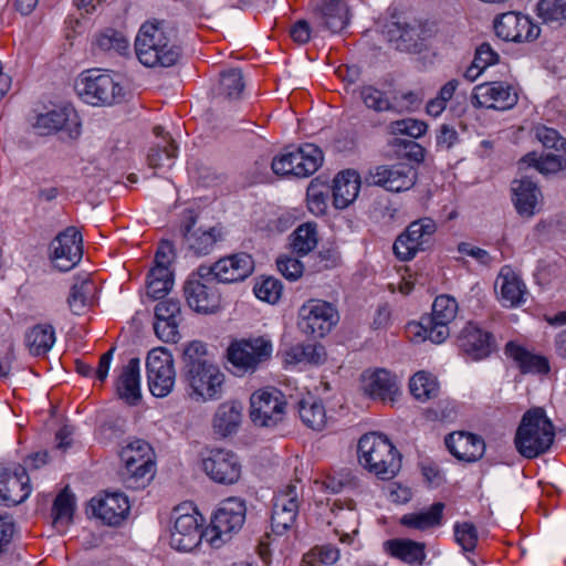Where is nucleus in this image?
I'll return each instance as SVG.
<instances>
[{"instance_id":"69168bd1","label":"nucleus","mask_w":566,"mask_h":566,"mask_svg":"<svg viewBox=\"0 0 566 566\" xmlns=\"http://www.w3.org/2000/svg\"><path fill=\"white\" fill-rule=\"evenodd\" d=\"M395 133L419 138L427 132V124L415 118H405L392 123Z\"/></svg>"},{"instance_id":"20e7f679","label":"nucleus","mask_w":566,"mask_h":566,"mask_svg":"<svg viewBox=\"0 0 566 566\" xmlns=\"http://www.w3.org/2000/svg\"><path fill=\"white\" fill-rule=\"evenodd\" d=\"M124 468L120 478L127 489H144L155 475L153 449L144 440H135L120 451Z\"/></svg>"},{"instance_id":"473e14b6","label":"nucleus","mask_w":566,"mask_h":566,"mask_svg":"<svg viewBox=\"0 0 566 566\" xmlns=\"http://www.w3.org/2000/svg\"><path fill=\"white\" fill-rule=\"evenodd\" d=\"M93 514L108 525L119 524L129 512L128 499L123 493H106L103 497L92 499Z\"/></svg>"},{"instance_id":"8fccbe9b","label":"nucleus","mask_w":566,"mask_h":566,"mask_svg":"<svg viewBox=\"0 0 566 566\" xmlns=\"http://www.w3.org/2000/svg\"><path fill=\"white\" fill-rule=\"evenodd\" d=\"M325 348L321 344H298L285 352V361L294 365L300 363L319 365L325 360Z\"/></svg>"},{"instance_id":"3c124183","label":"nucleus","mask_w":566,"mask_h":566,"mask_svg":"<svg viewBox=\"0 0 566 566\" xmlns=\"http://www.w3.org/2000/svg\"><path fill=\"white\" fill-rule=\"evenodd\" d=\"M332 513L334 514L337 528H347L354 534L358 533V513L356 511V503L353 500H335Z\"/></svg>"},{"instance_id":"9d476101","label":"nucleus","mask_w":566,"mask_h":566,"mask_svg":"<svg viewBox=\"0 0 566 566\" xmlns=\"http://www.w3.org/2000/svg\"><path fill=\"white\" fill-rule=\"evenodd\" d=\"M247 506L243 500L239 497H229L220 503L219 509L211 520L212 533L210 537L211 545L218 547L231 538L233 533L241 530L245 521Z\"/></svg>"},{"instance_id":"0eeeda50","label":"nucleus","mask_w":566,"mask_h":566,"mask_svg":"<svg viewBox=\"0 0 566 566\" xmlns=\"http://www.w3.org/2000/svg\"><path fill=\"white\" fill-rule=\"evenodd\" d=\"M75 88L84 101L92 105H113L123 98V87L113 75L99 70H88L81 74Z\"/></svg>"},{"instance_id":"a19ab883","label":"nucleus","mask_w":566,"mask_h":566,"mask_svg":"<svg viewBox=\"0 0 566 566\" xmlns=\"http://www.w3.org/2000/svg\"><path fill=\"white\" fill-rule=\"evenodd\" d=\"M384 547L388 554L410 565H420L426 558L424 544L411 539H389Z\"/></svg>"},{"instance_id":"aec40b11","label":"nucleus","mask_w":566,"mask_h":566,"mask_svg":"<svg viewBox=\"0 0 566 566\" xmlns=\"http://www.w3.org/2000/svg\"><path fill=\"white\" fill-rule=\"evenodd\" d=\"M51 249L54 266L60 271H70L83 255L81 232L74 227H69L52 241Z\"/></svg>"},{"instance_id":"ea45409f","label":"nucleus","mask_w":566,"mask_h":566,"mask_svg":"<svg viewBox=\"0 0 566 566\" xmlns=\"http://www.w3.org/2000/svg\"><path fill=\"white\" fill-rule=\"evenodd\" d=\"M96 293L95 283L88 277H77L72 284L67 304L72 313L81 315L93 304Z\"/></svg>"},{"instance_id":"58836bf2","label":"nucleus","mask_w":566,"mask_h":566,"mask_svg":"<svg viewBox=\"0 0 566 566\" xmlns=\"http://www.w3.org/2000/svg\"><path fill=\"white\" fill-rule=\"evenodd\" d=\"M296 408L300 419L306 427L317 431L325 428L327 416L321 399L314 396H306L298 400Z\"/></svg>"},{"instance_id":"7ed1b4c3","label":"nucleus","mask_w":566,"mask_h":566,"mask_svg":"<svg viewBox=\"0 0 566 566\" xmlns=\"http://www.w3.org/2000/svg\"><path fill=\"white\" fill-rule=\"evenodd\" d=\"M555 429L542 408L526 411L515 434L517 451L527 459H534L545 453L553 444Z\"/></svg>"},{"instance_id":"39448f33","label":"nucleus","mask_w":566,"mask_h":566,"mask_svg":"<svg viewBox=\"0 0 566 566\" xmlns=\"http://www.w3.org/2000/svg\"><path fill=\"white\" fill-rule=\"evenodd\" d=\"M458 303L449 295L437 296L432 304V312L421 317L417 324L409 325V332L415 336L434 344L443 343L450 335L449 324L455 318Z\"/></svg>"},{"instance_id":"e2e57ef3","label":"nucleus","mask_w":566,"mask_h":566,"mask_svg":"<svg viewBox=\"0 0 566 566\" xmlns=\"http://www.w3.org/2000/svg\"><path fill=\"white\" fill-rule=\"evenodd\" d=\"M535 138L543 144L546 148H554L556 150L564 148L566 140L559 133L551 127L537 124L532 128Z\"/></svg>"},{"instance_id":"4468645a","label":"nucleus","mask_w":566,"mask_h":566,"mask_svg":"<svg viewBox=\"0 0 566 566\" xmlns=\"http://www.w3.org/2000/svg\"><path fill=\"white\" fill-rule=\"evenodd\" d=\"M271 355L272 343L263 336L235 340L228 348L229 361L244 373L254 371Z\"/></svg>"},{"instance_id":"c03bdc74","label":"nucleus","mask_w":566,"mask_h":566,"mask_svg":"<svg viewBox=\"0 0 566 566\" xmlns=\"http://www.w3.org/2000/svg\"><path fill=\"white\" fill-rule=\"evenodd\" d=\"M55 343V332L50 324H38L25 334V344L33 356L45 355Z\"/></svg>"},{"instance_id":"338daca9","label":"nucleus","mask_w":566,"mask_h":566,"mask_svg":"<svg viewBox=\"0 0 566 566\" xmlns=\"http://www.w3.org/2000/svg\"><path fill=\"white\" fill-rule=\"evenodd\" d=\"M276 264L281 274L290 281L298 280L304 271V266L301 261L287 255L280 256Z\"/></svg>"},{"instance_id":"79ce46f5","label":"nucleus","mask_w":566,"mask_h":566,"mask_svg":"<svg viewBox=\"0 0 566 566\" xmlns=\"http://www.w3.org/2000/svg\"><path fill=\"white\" fill-rule=\"evenodd\" d=\"M93 46L95 51L108 53L111 55L129 54V41L123 32L106 28L95 35Z\"/></svg>"},{"instance_id":"4be33fe9","label":"nucleus","mask_w":566,"mask_h":566,"mask_svg":"<svg viewBox=\"0 0 566 566\" xmlns=\"http://www.w3.org/2000/svg\"><path fill=\"white\" fill-rule=\"evenodd\" d=\"M182 507L175 510L174 527L170 532V545L180 552H191L203 537L202 524L197 513H180Z\"/></svg>"},{"instance_id":"2eb2a0df","label":"nucleus","mask_w":566,"mask_h":566,"mask_svg":"<svg viewBox=\"0 0 566 566\" xmlns=\"http://www.w3.org/2000/svg\"><path fill=\"white\" fill-rule=\"evenodd\" d=\"M146 369L150 392L156 397L169 395L176 378L172 355L163 347L151 349L146 359Z\"/></svg>"},{"instance_id":"cd10ccee","label":"nucleus","mask_w":566,"mask_h":566,"mask_svg":"<svg viewBox=\"0 0 566 566\" xmlns=\"http://www.w3.org/2000/svg\"><path fill=\"white\" fill-rule=\"evenodd\" d=\"M385 33L395 48L399 51L417 52L424 41V30L417 21L407 22L395 20L385 27Z\"/></svg>"},{"instance_id":"13d9d810","label":"nucleus","mask_w":566,"mask_h":566,"mask_svg":"<svg viewBox=\"0 0 566 566\" xmlns=\"http://www.w3.org/2000/svg\"><path fill=\"white\" fill-rule=\"evenodd\" d=\"M360 98L366 107L375 112L392 111V105L386 97L385 92L376 88L373 85H364L360 88Z\"/></svg>"},{"instance_id":"5fc2aeb1","label":"nucleus","mask_w":566,"mask_h":566,"mask_svg":"<svg viewBox=\"0 0 566 566\" xmlns=\"http://www.w3.org/2000/svg\"><path fill=\"white\" fill-rule=\"evenodd\" d=\"M177 146L170 137H163V140L151 147L147 160L151 168H160L172 164V159L177 156Z\"/></svg>"},{"instance_id":"f704fd0d","label":"nucleus","mask_w":566,"mask_h":566,"mask_svg":"<svg viewBox=\"0 0 566 566\" xmlns=\"http://www.w3.org/2000/svg\"><path fill=\"white\" fill-rule=\"evenodd\" d=\"M364 389L374 399L395 401L399 394L398 380L386 369H378L364 376Z\"/></svg>"},{"instance_id":"603ef678","label":"nucleus","mask_w":566,"mask_h":566,"mask_svg":"<svg viewBox=\"0 0 566 566\" xmlns=\"http://www.w3.org/2000/svg\"><path fill=\"white\" fill-rule=\"evenodd\" d=\"M290 238L292 251L297 255H305L317 245L316 224L303 223L293 231Z\"/></svg>"},{"instance_id":"f257e3e1","label":"nucleus","mask_w":566,"mask_h":566,"mask_svg":"<svg viewBox=\"0 0 566 566\" xmlns=\"http://www.w3.org/2000/svg\"><path fill=\"white\" fill-rule=\"evenodd\" d=\"M135 54L147 67H171L182 56V48L176 24L164 19L145 21L135 39Z\"/></svg>"},{"instance_id":"49530a36","label":"nucleus","mask_w":566,"mask_h":566,"mask_svg":"<svg viewBox=\"0 0 566 566\" xmlns=\"http://www.w3.org/2000/svg\"><path fill=\"white\" fill-rule=\"evenodd\" d=\"M444 504L433 503L428 510L405 514L400 518V524L419 531H424L441 524Z\"/></svg>"},{"instance_id":"09e8293b","label":"nucleus","mask_w":566,"mask_h":566,"mask_svg":"<svg viewBox=\"0 0 566 566\" xmlns=\"http://www.w3.org/2000/svg\"><path fill=\"white\" fill-rule=\"evenodd\" d=\"M564 159L562 156L554 154H546L538 156L535 151L528 153L523 156L517 165L518 170L523 171L527 168H535L536 171L543 175L556 174L563 169Z\"/></svg>"},{"instance_id":"6e6d98bb","label":"nucleus","mask_w":566,"mask_h":566,"mask_svg":"<svg viewBox=\"0 0 566 566\" xmlns=\"http://www.w3.org/2000/svg\"><path fill=\"white\" fill-rule=\"evenodd\" d=\"M174 284L170 270L151 269L147 275V295L158 300L164 297Z\"/></svg>"},{"instance_id":"c9c22d12","label":"nucleus","mask_w":566,"mask_h":566,"mask_svg":"<svg viewBox=\"0 0 566 566\" xmlns=\"http://www.w3.org/2000/svg\"><path fill=\"white\" fill-rule=\"evenodd\" d=\"M360 188V177L355 170H344L333 180V202L335 208L344 209L357 198Z\"/></svg>"},{"instance_id":"1a4fd4ad","label":"nucleus","mask_w":566,"mask_h":566,"mask_svg":"<svg viewBox=\"0 0 566 566\" xmlns=\"http://www.w3.org/2000/svg\"><path fill=\"white\" fill-rule=\"evenodd\" d=\"M286 412V399L282 391L270 387L259 389L250 398V418L259 427H275Z\"/></svg>"},{"instance_id":"c756f323","label":"nucleus","mask_w":566,"mask_h":566,"mask_svg":"<svg viewBox=\"0 0 566 566\" xmlns=\"http://www.w3.org/2000/svg\"><path fill=\"white\" fill-rule=\"evenodd\" d=\"M191 389V396H197L203 400L217 399L222 391L224 375L214 364L198 368L196 380L189 375L182 376Z\"/></svg>"},{"instance_id":"e433bc0d","label":"nucleus","mask_w":566,"mask_h":566,"mask_svg":"<svg viewBox=\"0 0 566 566\" xmlns=\"http://www.w3.org/2000/svg\"><path fill=\"white\" fill-rule=\"evenodd\" d=\"M505 354L514 360L522 374H547L549 371V364L545 357L533 354L514 342L506 344Z\"/></svg>"},{"instance_id":"9b49d317","label":"nucleus","mask_w":566,"mask_h":566,"mask_svg":"<svg viewBox=\"0 0 566 566\" xmlns=\"http://www.w3.org/2000/svg\"><path fill=\"white\" fill-rule=\"evenodd\" d=\"M254 270V261L248 253L240 252L219 259L212 265H200L197 274L201 279L210 276L218 283L244 281Z\"/></svg>"},{"instance_id":"a878e982","label":"nucleus","mask_w":566,"mask_h":566,"mask_svg":"<svg viewBox=\"0 0 566 566\" xmlns=\"http://www.w3.org/2000/svg\"><path fill=\"white\" fill-rule=\"evenodd\" d=\"M154 329L158 338L166 343L179 339V324L182 322L181 305L178 300L167 298L155 306Z\"/></svg>"},{"instance_id":"412c9836","label":"nucleus","mask_w":566,"mask_h":566,"mask_svg":"<svg viewBox=\"0 0 566 566\" xmlns=\"http://www.w3.org/2000/svg\"><path fill=\"white\" fill-rule=\"evenodd\" d=\"M300 509L298 490L290 483L274 496L271 525L273 532L282 535L290 530L297 517Z\"/></svg>"},{"instance_id":"bf43d9fd","label":"nucleus","mask_w":566,"mask_h":566,"mask_svg":"<svg viewBox=\"0 0 566 566\" xmlns=\"http://www.w3.org/2000/svg\"><path fill=\"white\" fill-rule=\"evenodd\" d=\"M537 13L545 22L566 20V0H539Z\"/></svg>"},{"instance_id":"6e6552de","label":"nucleus","mask_w":566,"mask_h":566,"mask_svg":"<svg viewBox=\"0 0 566 566\" xmlns=\"http://www.w3.org/2000/svg\"><path fill=\"white\" fill-rule=\"evenodd\" d=\"M338 321L337 307L324 300H307L298 310L297 326L303 334L313 338L327 335Z\"/></svg>"},{"instance_id":"f03ea898","label":"nucleus","mask_w":566,"mask_h":566,"mask_svg":"<svg viewBox=\"0 0 566 566\" xmlns=\"http://www.w3.org/2000/svg\"><path fill=\"white\" fill-rule=\"evenodd\" d=\"M359 464L381 480H390L401 468V457L390 440L380 433L360 437L357 446Z\"/></svg>"},{"instance_id":"0e129e2a","label":"nucleus","mask_w":566,"mask_h":566,"mask_svg":"<svg viewBox=\"0 0 566 566\" xmlns=\"http://www.w3.org/2000/svg\"><path fill=\"white\" fill-rule=\"evenodd\" d=\"M423 101V94L420 91H409L394 97L392 109L399 112H413L418 109Z\"/></svg>"},{"instance_id":"bb28decb","label":"nucleus","mask_w":566,"mask_h":566,"mask_svg":"<svg viewBox=\"0 0 566 566\" xmlns=\"http://www.w3.org/2000/svg\"><path fill=\"white\" fill-rule=\"evenodd\" d=\"M494 290L504 307H520L526 303L527 287L522 277L507 265L500 270Z\"/></svg>"},{"instance_id":"c85d7f7f","label":"nucleus","mask_w":566,"mask_h":566,"mask_svg":"<svg viewBox=\"0 0 566 566\" xmlns=\"http://www.w3.org/2000/svg\"><path fill=\"white\" fill-rule=\"evenodd\" d=\"M458 346L472 360H480L488 357L495 345L491 333L470 322L461 331Z\"/></svg>"},{"instance_id":"b1692460","label":"nucleus","mask_w":566,"mask_h":566,"mask_svg":"<svg viewBox=\"0 0 566 566\" xmlns=\"http://www.w3.org/2000/svg\"><path fill=\"white\" fill-rule=\"evenodd\" d=\"M472 99L478 107L506 111L517 104L518 94L515 87L505 82H490L475 86Z\"/></svg>"},{"instance_id":"a18cd8bd","label":"nucleus","mask_w":566,"mask_h":566,"mask_svg":"<svg viewBox=\"0 0 566 566\" xmlns=\"http://www.w3.org/2000/svg\"><path fill=\"white\" fill-rule=\"evenodd\" d=\"M241 406L234 401L221 403L213 418L216 432L222 437L235 432L241 422Z\"/></svg>"},{"instance_id":"37998d69","label":"nucleus","mask_w":566,"mask_h":566,"mask_svg":"<svg viewBox=\"0 0 566 566\" xmlns=\"http://www.w3.org/2000/svg\"><path fill=\"white\" fill-rule=\"evenodd\" d=\"M75 511V496L69 486H65L55 497L52 507L53 526L59 532H65L73 521Z\"/></svg>"},{"instance_id":"5701e85b","label":"nucleus","mask_w":566,"mask_h":566,"mask_svg":"<svg viewBox=\"0 0 566 566\" xmlns=\"http://www.w3.org/2000/svg\"><path fill=\"white\" fill-rule=\"evenodd\" d=\"M214 280L189 279L184 286L185 297L188 306L197 313H213L220 307V294L214 285Z\"/></svg>"},{"instance_id":"7c9ffc66","label":"nucleus","mask_w":566,"mask_h":566,"mask_svg":"<svg viewBox=\"0 0 566 566\" xmlns=\"http://www.w3.org/2000/svg\"><path fill=\"white\" fill-rule=\"evenodd\" d=\"M511 192L514 207L521 217L531 218L538 211L542 192L528 176L514 179L511 182Z\"/></svg>"},{"instance_id":"052dcab7","label":"nucleus","mask_w":566,"mask_h":566,"mask_svg":"<svg viewBox=\"0 0 566 566\" xmlns=\"http://www.w3.org/2000/svg\"><path fill=\"white\" fill-rule=\"evenodd\" d=\"M253 290L258 298L274 304L282 295V283L277 279L265 277L258 282Z\"/></svg>"},{"instance_id":"774afa93","label":"nucleus","mask_w":566,"mask_h":566,"mask_svg":"<svg viewBox=\"0 0 566 566\" xmlns=\"http://www.w3.org/2000/svg\"><path fill=\"white\" fill-rule=\"evenodd\" d=\"M459 140L458 132L454 127L443 124L437 130L436 146L439 150L451 149Z\"/></svg>"},{"instance_id":"393cba45","label":"nucleus","mask_w":566,"mask_h":566,"mask_svg":"<svg viewBox=\"0 0 566 566\" xmlns=\"http://www.w3.org/2000/svg\"><path fill=\"white\" fill-rule=\"evenodd\" d=\"M34 126L42 134L64 130L71 138H76L81 125L75 109L69 104H63L38 115Z\"/></svg>"},{"instance_id":"dca6fc26","label":"nucleus","mask_w":566,"mask_h":566,"mask_svg":"<svg viewBox=\"0 0 566 566\" xmlns=\"http://www.w3.org/2000/svg\"><path fill=\"white\" fill-rule=\"evenodd\" d=\"M493 28L497 38L507 42H531L541 33L539 27L530 17L514 11L497 15Z\"/></svg>"},{"instance_id":"f8f14e48","label":"nucleus","mask_w":566,"mask_h":566,"mask_svg":"<svg viewBox=\"0 0 566 566\" xmlns=\"http://www.w3.org/2000/svg\"><path fill=\"white\" fill-rule=\"evenodd\" d=\"M364 180L368 186L381 187L391 192H401L415 186L417 171L406 163L379 165L370 168Z\"/></svg>"},{"instance_id":"680f3d73","label":"nucleus","mask_w":566,"mask_h":566,"mask_svg":"<svg viewBox=\"0 0 566 566\" xmlns=\"http://www.w3.org/2000/svg\"><path fill=\"white\" fill-rule=\"evenodd\" d=\"M454 537L463 551L472 552L478 543V531L472 523H457L454 525Z\"/></svg>"},{"instance_id":"ddd939ff","label":"nucleus","mask_w":566,"mask_h":566,"mask_svg":"<svg viewBox=\"0 0 566 566\" xmlns=\"http://www.w3.org/2000/svg\"><path fill=\"white\" fill-rule=\"evenodd\" d=\"M436 231L437 224L430 218L411 222L392 245L396 256L401 261L413 259L417 252L424 251L430 247Z\"/></svg>"},{"instance_id":"4c0bfd02","label":"nucleus","mask_w":566,"mask_h":566,"mask_svg":"<svg viewBox=\"0 0 566 566\" xmlns=\"http://www.w3.org/2000/svg\"><path fill=\"white\" fill-rule=\"evenodd\" d=\"M116 390L119 398L130 405H135L140 399L138 358L129 359L123 367L117 378Z\"/></svg>"},{"instance_id":"f3484780","label":"nucleus","mask_w":566,"mask_h":566,"mask_svg":"<svg viewBox=\"0 0 566 566\" xmlns=\"http://www.w3.org/2000/svg\"><path fill=\"white\" fill-rule=\"evenodd\" d=\"M202 470L216 483L230 485L239 481L241 464L229 450L212 449L202 458Z\"/></svg>"},{"instance_id":"6ab92c4d","label":"nucleus","mask_w":566,"mask_h":566,"mask_svg":"<svg viewBox=\"0 0 566 566\" xmlns=\"http://www.w3.org/2000/svg\"><path fill=\"white\" fill-rule=\"evenodd\" d=\"M30 493V478L24 467H0V504L15 506L23 503Z\"/></svg>"},{"instance_id":"2f4dec72","label":"nucleus","mask_w":566,"mask_h":566,"mask_svg":"<svg viewBox=\"0 0 566 566\" xmlns=\"http://www.w3.org/2000/svg\"><path fill=\"white\" fill-rule=\"evenodd\" d=\"M444 443L450 453L457 459L467 462L481 459L485 450V443L482 438L463 431L449 433L444 439Z\"/></svg>"},{"instance_id":"4d7b16f0","label":"nucleus","mask_w":566,"mask_h":566,"mask_svg":"<svg viewBox=\"0 0 566 566\" xmlns=\"http://www.w3.org/2000/svg\"><path fill=\"white\" fill-rule=\"evenodd\" d=\"M244 88V82L240 70L231 69L221 73L220 94L227 98H237Z\"/></svg>"},{"instance_id":"a211bd4d","label":"nucleus","mask_w":566,"mask_h":566,"mask_svg":"<svg viewBox=\"0 0 566 566\" xmlns=\"http://www.w3.org/2000/svg\"><path fill=\"white\" fill-rule=\"evenodd\" d=\"M196 223L197 214L191 210L187 211L179 229L184 238V245L197 256L207 255L213 250L216 243L222 239V230L220 227L193 230Z\"/></svg>"},{"instance_id":"72a5a7b5","label":"nucleus","mask_w":566,"mask_h":566,"mask_svg":"<svg viewBox=\"0 0 566 566\" xmlns=\"http://www.w3.org/2000/svg\"><path fill=\"white\" fill-rule=\"evenodd\" d=\"M315 15L318 24L332 33L342 32L349 23V9L344 0H321Z\"/></svg>"},{"instance_id":"423d86ee","label":"nucleus","mask_w":566,"mask_h":566,"mask_svg":"<svg viewBox=\"0 0 566 566\" xmlns=\"http://www.w3.org/2000/svg\"><path fill=\"white\" fill-rule=\"evenodd\" d=\"M323 151L314 144L297 148H285L272 160L271 167L277 176L308 177L323 164Z\"/></svg>"},{"instance_id":"864d4df0","label":"nucleus","mask_w":566,"mask_h":566,"mask_svg":"<svg viewBox=\"0 0 566 566\" xmlns=\"http://www.w3.org/2000/svg\"><path fill=\"white\" fill-rule=\"evenodd\" d=\"M409 389L417 400L427 401L437 397L439 385L431 374L418 371L410 378Z\"/></svg>"},{"instance_id":"de8ad7c7","label":"nucleus","mask_w":566,"mask_h":566,"mask_svg":"<svg viewBox=\"0 0 566 566\" xmlns=\"http://www.w3.org/2000/svg\"><path fill=\"white\" fill-rule=\"evenodd\" d=\"M213 364L208 358L206 345L193 340L187 344L182 350V376L189 375L193 380L198 375V368Z\"/></svg>"}]
</instances>
